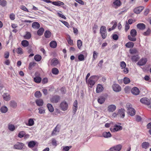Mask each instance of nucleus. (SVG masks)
<instances>
[{"label": "nucleus", "instance_id": "obj_1", "mask_svg": "<svg viewBox=\"0 0 151 151\" xmlns=\"http://www.w3.org/2000/svg\"><path fill=\"white\" fill-rule=\"evenodd\" d=\"M130 35L128 36V39L130 41H135L136 40L135 37L137 35V32L136 30L134 29H132L130 32Z\"/></svg>", "mask_w": 151, "mask_h": 151}, {"label": "nucleus", "instance_id": "obj_2", "mask_svg": "<svg viewBox=\"0 0 151 151\" xmlns=\"http://www.w3.org/2000/svg\"><path fill=\"white\" fill-rule=\"evenodd\" d=\"M126 106L129 114L131 116H133L135 114V110L132 107V104L130 103H127L126 104Z\"/></svg>", "mask_w": 151, "mask_h": 151}, {"label": "nucleus", "instance_id": "obj_3", "mask_svg": "<svg viewBox=\"0 0 151 151\" xmlns=\"http://www.w3.org/2000/svg\"><path fill=\"white\" fill-rule=\"evenodd\" d=\"M59 108L61 110L65 111H67L68 108V103L65 101H62L60 104Z\"/></svg>", "mask_w": 151, "mask_h": 151}, {"label": "nucleus", "instance_id": "obj_4", "mask_svg": "<svg viewBox=\"0 0 151 151\" xmlns=\"http://www.w3.org/2000/svg\"><path fill=\"white\" fill-rule=\"evenodd\" d=\"M100 33L102 38L105 39L107 36L106 29V27L104 26H102L100 29Z\"/></svg>", "mask_w": 151, "mask_h": 151}, {"label": "nucleus", "instance_id": "obj_5", "mask_svg": "<svg viewBox=\"0 0 151 151\" xmlns=\"http://www.w3.org/2000/svg\"><path fill=\"white\" fill-rule=\"evenodd\" d=\"M94 80L95 77L91 76L90 78L88 81H86L89 86L91 88H92L95 83V81Z\"/></svg>", "mask_w": 151, "mask_h": 151}, {"label": "nucleus", "instance_id": "obj_6", "mask_svg": "<svg viewBox=\"0 0 151 151\" xmlns=\"http://www.w3.org/2000/svg\"><path fill=\"white\" fill-rule=\"evenodd\" d=\"M60 97L59 96L55 95L50 99V101L53 103H57L60 101Z\"/></svg>", "mask_w": 151, "mask_h": 151}, {"label": "nucleus", "instance_id": "obj_7", "mask_svg": "<svg viewBox=\"0 0 151 151\" xmlns=\"http://www.w3.org/2000/svg\"><path fill=\"white\" fill-rule=\"evenodd\" d=\"M122 129V128L121 126L116 124L113 127H111L110 129L111 132H115L121 130Z\"/></svg>", "mask_w": 151, "mask_h": 151}, {"label": "nucleus", "instance_id": "obj_8", "mask_svg": "<svg viewBox=\"0 0 151 151\" xmlns=\"http://www.w3.org/2000/svg\"><path fill=\"white\" fill-rule=\"evenodd\" d=\"M122 147L121 145L119 144L110 148L109 150L110 151H119L121 150Z\"/></svg>", "mask_w": 151, "mask_h": 151}, {"label": "nucleus", "instance_id": "obj_9", "mask_svg": "<svg viewBox=\"0 0 151 151\" xmlns=\"http://www.w3.org/2000/svg\"><path fill=\"white\" fill-rule=\"evenodd\" d=\"M122 5V2L119 0H114L112 3V6L115 9H117Z\"/></svg>", "mask_w": 151, "mask_h": 151}, {"label": "nucleus", "instance_id": "obj_10", "mask_svg": "<svg viewBox=\"0 0 151 151\" xmlns=\"http://www.w3.org/2000/svg\"><path fill=\"white\" fill-rule=\"evenodd\" d=\"M125 110L123 109H119L118 111V113L119 117L123 118L125 116Z\"/></svg>", "mask_w": 151, "mask_h": 151}, {"label": "nucleus", "instance_id": "obj_11", "mask_svg": "<svg viewBox=\"0 0 151 151\" xmlns=\"http://www.w3.org/2000/svg\"><path fill=\"white\" fill-rule=\"evenodd\" d=\"M112 88L114 91L116 92H119L121 91V88L118 84H114L112 86Z\"/></svg>", "mask_w": 151, "mask_h": 151}, {"label": "nucleus", "instance_id": "obj_12", "mask_svg": "<svg viewBox=\"0 0 151 151\" xmlns=\"http://www.w3.org/2000/svg\"><path fill=\"white\" fill-rule=\"evenodd\" d=\"M116 109V106L114 104L109 105L107 107V111L109 112H112Z\"/></svg>", "mask_w": 151, "mask_h": 151}, {"label": "nucleus", "instance_id": "obj_13", "mask_svg": "<svg viewBox=\"0 0 151 151\" xmlns=\"http://www.w3.org/2000/svg\"><path fill=\"white\" fill-rule=\"evenodd\" d=\"M140 101L142 104L149 105L150 104V100L146 97L143 98L140 100Z\"/></svg>", "mask_w": 151, "mask_h": 151}, {"label": "nucleus", "instance_id": "obj_14", "mask_svg": "<svg viewBox=\"0 0 151 151\" xmlns=\"http://www.w3.org/2000/svg\"><path fill=\"white\" fill-rule=\"evenodd\" d=\"M24 145L21 142H17L14 145V148L16 149L21 150L23 148Z\"/></svg>", "mask_w": 151, "mask_h": 151}, {"label": "nucleus", "instance_id": "obj_15", "mask_svg": "<svg viewBox=\"0 0 151 151\" xmlns=\"http://www.w3.org/2000/svg\"><path fill=\"white\" fill-rule=\"evenodd\" d=\"M139 89L137 87L133 88L131 90V92L134 95H137L139 93Z\"/></svg>", "mask_w": 151, "mask_h": 151}, {"label": "nucleus", "instance_id": "obj_16", "mask_svg": "<svg viewBox=\"0 0 151 151\" xmlns=\"http://www.w3.org/2000/svg\"><path fill=\"white\" fill-rule=\"evenodd\" d=\"M58 60L56 58H53L51 61V65L53 66H55L59 63Z\"/></svg>", "mask_w": 151, "mask_h": 151}, {"label": "nucleus", "instance_id": "obj_17", "mask_svg": "<svg viewBox=\"0 0 151 151\" xmlns=\"http://www.w3.org/2000/svg\"><path fill=\"white\" fill-rule=\"evenodd\" d=\"M147 60L146 58L141 59L138 63L137 64L140 66L144 65L147 62Z\"/></svg>", "mask_w": 151, "mask_h": 151}, {"label": "nucleus", "instance_id": "obj_18", "mask_svg": "<svg viewBox=\"0 0 151 151\" xmlns=\"http://www.w3.org/2000/svg\"><path fill=\"white\" fill-rule=\"evenodd\" d=\"M143 9L144 7L143 6H139L135 8L134 10V12L136 14H139Z\"/></svg>", "mask_w": 151, "mask_h": 151}, {"label": "nucleus", "instance_id": "obj_19", "mask_svg": "<svg viewBox=\"0 0 151 151\" xmlns=\"http://www.w3.org/2000/svg\"><path fill=\"white\" fill-rule=\"evenodd\" d=\"M104 90L102 86L100 84H98L97 86L96 92L97 93H99L102 92Z\"/></svg>", "mask_w": 151, "mask_h": 151}, {"label": "nucleus", "instance_id": "obj_20", "mask_svg": "<svg viewBox=\"0 0 151 151\" xmlns=\"http://www.w3.org/2000/svg\"><path fill=\"white\" fill-rule=\"evenodd\" d=\"M105 98L103 96H101L99 97L98 99V102L100 104H103L105 101Z\"/></svg>", "mask_w": 151, "mask_h": 151}, {"label": "nucleus", "instance_id": "obj_21", "mask_svg": "<svg viewBox=\"0 0 151 151\" xmlns=\"http://www.w3.org/2000/svg\"><path fill=\"white\" fill-rule=\"evenodd\" d=\"M52 4L54 5L58 6H60L62 5H63L64 4L63 2L60 1H55L52 2Z\"/></svg>", "mask_w": 151, "mask_h": 151}, {"label": "nucleus", "instance_id": "obj_22", "mask_svg": "<svg viewBox=\"0 0 151 151\" xmlns=\"http://www.w3.org/2000/svg\"><path fill=\"white\" fill-rule=\"evenodd\" d=\"M3 97L4 100L8 101L10 100V96L8 93H4L3 95Z\"/></svg>", "mask_w": 151, "mask_h": 151}, {"label": "nucleus", "instance_id": "obj_23", "mask_svg": "<svg viewBox=\"0 0 151 151\" xmlns=\"http://www.w3.org/2000/svg\"><path fill=\"white\" fill-rule=\"evenodd\" d=\"M35 102L37 106H42L43 105L44 103L43 100L40 99L36 100Z\"/></svg>", "mask_w": 151, "mask_h": 151}, {"label": "nucleus", "instance_id": "obj_24", "mask_svg": "<svg viewBox=\"0 0 151 151\" xmlns=\"http://www.w3.org/2000/svg\"><path fill=\"white\" fill-rule=\"evenodd\" d=\"M10 106L14 108H15L17 106V104L16 101L14 100H12L9 102Z\"/></svg>", "mask_w": 151, "mask_h": 151}, {"label": "nucleus", "instance_id": "obj_25", "mask_svg": "<svg viewBox=\"0 0 151 151\" xmlns=\"http://www.w3.org/2000/svg\"><path fill=\"white\" fill-rule=\"evenodd\" d=\"M32 27L34 29H37L40 27V24L38 22H35L32 23Z\"/></svg>", "mask_w": 151, "mask_h": 151}, {"label": "nucleus", "instance_id": "obj_26", "mask_svg": "<svg viewBox=\"0 0 151 151\" xmlns=\"http://www.w3.org/2000/svg\"><path fill=\"white\" fill-rule=\"evenodd\" d=\"M102 136L104 138H108L111 137V135L109 132H105L102 133Z\"/></svg>", "mask_w": 151, "mask_h": 151}, {"label": "nucleus", "instance_id": "obj_27", "mask_svg": "<svg viewBox=\"0 0 151 151\" xmlns=\"http://www.w3.org/2000/svg\"><path fill=\"white\" fill-rule=\"evenodd\" d=\"M42 81V78L40 76H36L34 78V81L36 83H40Z\"/></svg>", "mask_w": 151, "mask_h": 151}, {"label": "nucleus", "instance_id": "obj_28", "mask_svg": "<svg viewBox=\"0 0 151 151\" xmlns=\"http://www.w3.org/2000/svg\"><path fill=\"white\" fill-rule=\"evenodd\" d=\"M137 28L140 30H143L145 28V24L143 23H139L137 26Z\"/></svg>", "mask_w": 151, "mask_h": 151}, {"label": "nucleus", "instance_id": "obj_29", "mask_svg": "<svg viewBox=\"0 0 151 151\" xmlns=\"http://www.w3.org/2000/svg\"><path fill=\"white\" fill-rule=\"evenodd\" d=\"M141 146L143 148L146 149L149 147V144L147 142H144L142 144Z\"/></svg>", "mask_w": 151, "mask_h": 151}, {"label": "nucleus", "instance_id": "obj_30", "mask_svg": "<svg viewBox=\"0 0 151 151\" xmlns=\"http://www.w3.org/2000/svg\"><path fill=\"white\" fill-rule=\"evenodd\" d=\"M125 46L127 48H132L134 46V43L131 42H129L126 44Z\"/></svg>", "mask_w": 151, "mask_h": 151}, {"label": "nucleus", "instance_id": "obj_31", "mask_svg": "<svg viewBox=\"0 0 151 151\" xmlns=\"http://www.w3.org/2000/svg\"><path fill=\"white\" fill-rule=\"evenodd\" d=\"M0 110L2 113H5L7 111L8 108L6 106H3L0 108Z\"/></svg>", "mask_w": 151, "mask_h": 151}, {"label": "nucleus", "instance_id": "obj_32", "mask_svg": "<svg viewBox=\"0 0 151 151\" xmlns=\"http://www.w3.org/2000/svg\"><path fill=\"white\" fill-rule=\"evenodd\" d=\"M15 127L12 124H9L8 125V128L9 130L11 131H14L16 129Z\"/></svg>", "mask_w": 151, "mask_h": 151}, {"label": "nucleus", "instance_id": "obj_33", "mask_svg": "<svg viewBox=\"0 0 151 151\" xmlns=\"http://www.w3.org/2000/svg\"><path fill=\"white\" fill-rule=\"evenodd\" d=\"M47 106L50 112H52L54 111V108L52 105L50 104H47Z\"/></svg>", "mask_w": 151, "mask_h": 151}, {"label": "nucleus", "instance_id": "obj_34", "mask_svg": "<svg viewBox=\"0 0 151 151\" xmlns=\"http://www.w3.org/2000/svg\"><path fill=\"white\" fill-rule=\"evenodd\" d=\"M31 33L29 32H27L25 35L24 36V37L25 39L28 40L31 38Z\"/></svg>", "mask_w": 151, "mask_h": 151}, {"label": "nucleus", "instance_id": "obj_35", "mask_svg": "<svg viewBox=\"0 0 151 151\" xmlns=\"http://www.w3.org/2000/svg\"><path fill=\"white\" fill-rule=\"evenodd\" d=\"M36 145L35 142L34 141H31L28 143V146L29 147L32 148L34 147Z\"/></svg>", "mask_w": 151, "mask_h": 151}, {"label": "nucleus", "instance_id": "obj_36", "mask_svg": "<svg viewBox=\"0 0 151 151\" xmlns=\"http://www.w3.org/2000/svg\"><path fill=\"white\" fill-rule=\"evenodd\" d=\"M50 46L53 48H55L56 47L57 44L56 42L54 41H52L50 43Z\"/></svg>", "mask_w": 151, "mask_h": 151}, {"label": "nucleus", "instance_id": "obj_37", "mask_svg": "<svg viewBox=\"0 0 151 151\" xmlns=\"http://www.w3.org/2000/svg\"><path fill=\"white\" fill-rule=\"evenodd\" d=\"M44 31V29L42 27L40 28L37 31V35L39 36L42 35L43 34Z\"/></svg>", "mask_w": 151, "mask_h": 151}, {"label": "nucleus", "instance_id": "obj_38", "mask_svg": "<svg viewBox=\"0 0 151 151\" xmlns=\"http://www.w3.org/2000/svg\"><path fill=\"white\" fill-rule=\"evenodd\" d=\"M21 44L24 47L28 46L29 45V43L28 41L27 40H23L22 41Z\"/></svg>", "mask_w": 151, "mask_h": 151}, {"label": "nucleus", "instance_id": "obj_39", "mask_svg": "<svg viewBox=\"0 0 151 151\" xmlns=\"http://www.w3.org/2000/svg\"><path fill=\"white\" fill-rule=\"evenodd\" d=\"M34 124V120L30 118L28 120V124H26V125L29 126H31L33 125Z\"/></svg>", "mask_w": 151, "mask_h": 151}, {"label": "nucleus", "instance_id": "obj_40", "mask_svg": "<svg viewBox=\"0 0 151 151\" xmlns=\"http://www.w3.org/2000/svg\"><path fill=\"white\" fill-rule=\"evenodd\" d=\"M59 132V130L58 129L57 127H56L53 131L52 135V136L57 135Z\"/></svg>", "mask_w": 151, "mask_h": 151}, {"label": "nucleus", "instance_id": "obj_41", "mask_svg": "<svg viewBox=\"0 0 151 151\" xmlns=\"http://www.w3.org/2000/svg\"><path fill=\"white\" fill-rule=\"evenodd\" d=\"M51 35V32L49 31H46L44 33V35L46 38H49Z\"/></svg>", "mask_w": 151, "mask_h": 151}, {"label": "nucleus", "instance_id": "obj_42", "mask_svg": "<svg viewBox=\"0 0 151 151\" xmlns=\"http://www.w3.org/2000/svg\"><path fill=\"white\" fill-rule=\"evenodd\" d=\"M52 72L54 74L57 75L58 74L59 70L58 68H54L52 69Z\"/></svg>", "mask_w": 151, "mask_h": 151}, {"label": "nucleus", "instance_id": "obj_43", "mask_svg": "<svg viewBox=\"0 0 151 151\" xmlns=\"http://www.w3.org/2000/svg\"><path fill=\"white\" fill-rule=\"evenodd\" d=\"M34 59L37 61H39L41 59V57L39 55H37L34 56Z\"/></svg>", "mask_w": 151, "mask_h": 151}, {"label": "nucleus", "instance_id": "obj_44", "mask_svg": "<svg viewBox=\"0 0 151 151\" xmlns=\"http://www.w3.org/2000/svg\"><path fill=\"white\" fill-rule=\"evenodd\" d=\"M131 54H136L138 52V50L134 48L132 49H131L129 50Z\"/></svg>", "mask_w": 151, "mask_h": 151}, {"label": "nucleus", "instance_id": "obj_45", "mask_svg": "<svg viewBox=\"0 0 151 151\" xmlns=\"http://www.w3.org/2000/svg\"><path fill=\"white\" fill-rule=\"evenodd\" d=\"M25 133L24 131H22L20 132L19 133L18 137L19 138L23 137L25 135Z\"/></svg>", "mask_w": 151, "mask_h": 151}, {"label": "nucleus", "instance_id": "obj_46", "mask_svg": "<svg viewBox=\"0 0 151 151\" xmlns=\"http://www.w3.org/2000/svg\"><path fill=\"white\" fill-rule=\"evenodd\" d=\"M41 93L39 91H37L35 93V96L37 98H39L41 96Z\"/></svg>", "mask_w": 151, "mask_h": 151}, {"label": "nucleus", "instance_id": "obj_47", "mask_svg": "<svg viewBox=\"0 0 151 151\" xmlns=\"http://www.w3.org/2000/svg\"><path fill=\"white\" fill-rule=\"evenodd\" d=\"M7 4L6 1L5 0H0V5L2 6H4Z\"/></svg>", "mask_w": 151, "mask_h": 151}, {"label": "nucleus", "instance_id": "obj_48", "mask_svg": "<svg viewBox=\"0 0 151 151\" xmlns=\"http://www.w3.org/2000/svg\"><path fill=\"white\" fill-rule=\"evenodd\" d=\"M77 44L78 47L79 49H80L82 44V41L81 40H78L77 41Z\"/></svg>", "mask_w": 151, "mask_h": 151}, {"label": "nucleus", "instance_id": "obj_49", "mask_svg": "<svg viewBox=\"0 0 151 151\" xmlns=\"http://www.w3.org/2000/svg\"><path fill=\"white\" fill-rule=\"evenodd\" d=\"M124 83L125 84H127L130 82V79L127 77H125L123 79Z\"/></svg>", "mask_w": 151, "mask_h": 151}, {"label": "nucleus", "instance_id": "obj_50", "mask_svg": "<svg viewBox=\"0 0 151 151\" xmlns=\"http://www.w3.org/2000/svg\"><path fill=\"white\" fill-rule=\"evenodd\" d=\"M139 58L137 56H133L131 58L132 60L133 61H137L139 59Z\"/></svg>", "mask_w": 151, "mask_h": 151}, {"label": "nucleus", "instance_id": "obj_51", "mask_svg": "<svg viewBox=\"0 0 151 151\" xmlns=\"http://www.w3.org/2000/svg\"><path fill=\"white\" fill-rule=\"evenodd\" d=\"M78 59L81 61H83L84 59V55L82 54H80L78 56Z\"/></svg>", "mask_w": 151, "mask_h": 151}, {"label": "nucleus", "instance_id": "obj_52", "mask_svg": "<svg viewBox=\"0 0 151 151\" xmlns=\"http://www.w3.org/2000/svg\"><path fill=\"white\" fill-rule=\"evenodd\" d=\"M98 53L96 52V51H94L93 54V60H95L97 57Z\"/></svg>", "mask_w": 151, "mask_h": 151}, {"label": "nucleus", "instance_id": "obj_53", "mask_svg": "<svg viewBox=\"0 0 151 151\" xmlns=\"http://www.w3.org/2000/svg\"><path fill=\"white\" fill-rule=\"evenodd\" d=\"M126 66V64L124 61H122L120 62V66L122 69H123Z\"/></svg>", "mask_w": 151, "mask_h": 151}, {"label": "nucleus", "instance_id": "obj_54", "mask_svg": "<svg viewBox=\"0 0 151 151\" xmlns=\"http://www.w3.org/2000/svg\"><path fill=\"white\" fill-rule=\"evenodd\" d=\"M39 113L40 114H43L45 113V110L42 108H40L38 109Z\"/></svg>", "mask_w": 151, "mask_h": 151}, {"label": "nucleus", "instance_id": "obj_55", "mask_svg": "<svg viewBox=\"0 0 151 151\" xmlns=\"http://www.w3.org/2000/svg\"><path fill=\"white\" fill-rule=\"evenodd\" d=\"M68 42V43L70 45H73V40H71L70 39V36H69L68 39L67 40Z\"/></svg>", "mask_w": 151, "mask_h": 151}, {"label": "nucleus", "instance_id": "obj_56", "mask_svg": "<svg viewBox=\"0 0 151 151\" xmlns=\"http://www.w3.org/2000/svg\"><path fill=\"white\" fill-rule=\"evenodd\" d=\"M17 52L18 54H22L23 52L22 49L21 47L18 48L17 50Z\"/></svg>", "mask_w": 151, "mask_h": 151}, {"label": "nucleus", "instance_id": "obj_57", "mask_svg": "<svg viewBox=\"0 0 151 151\" xmlns=\"http://www.w3.org/2000/svg\"><path fill=\"white\" fill-rule=\"evenodd\" d=\"M9 52H6L4 54V57L6 59H7L9 58Z\"/></svg>", "mask_w": 151, "mask_h": 151}, {"label": "nucleus", "instance_id": "obj_58", "mask_svg": "<svg viewBox=\"0 0 151 151\" xmlns=\"http://www.w3.org/2000/svg\"><path fill=\"white\" fill-rule=\"evenodd\" d=\"M20 8L22 10L27 12H29L27 8L23 5H21L20 6Z\"/></svg>", "mask_w": 151, "mask_h": 151}, {"label": "nucleus", "instance_id": "obj_59", "mask_svg": "<svg viewBox=\"0 0 151 151\" xmlns=\"http://www.w3.org/2000/svg\"><path fill=\"white\" fill-rule=\"evenodd\" d=\"M71 146H65L63 147V150L64 151H68L71 148Z\"/></svg>", "mask_w": 151, "mask_h": 151}, {"label": "nucleus", "instance_id": "obj_60", "mask_svg": "<svg viewBox=\"0 0 151 151\" xmlns=\"http://www.w3.org/2000/svg\"><path fill=\"white\" fill-rule=\"evenodd\" d=\"M150 29H148L146 32L143 33V35L145 36H148L150 35Z\"/></svg>", "mask_w": 151, "mask_h": 151}, {"label": "nucleus", "instance_id": "obj_61", "mask_svg": "<svg viewBox=\"0 0 151 151\" xmlns=\"http://www.w3.org/2000/svg\"><path fill=\"white\" fill-rule=\"evenodd\" d=\"M124 91L125 93H129L130 91V89L129 87L128 86L125 87L124 88Z\"/></svg>", "mask_w": 151, "mask_h": 151}, {"label": "nucleus", "instance_id": "obj_62", "mask_svg": "<svg viewBox=\"0 0 151 151\" xmlns=\"http://www.w3.org/2000/svg\"><path fill=\"white\" fill-rule=\"evenodd\" d=\"M60 92L62 94H64L65 93L66 90L65 88H62L60 89Z\"/></svg>", "mask_w": 151, "mask_h": 151}, {"label": "nucleus", "instance_id": "obj_63", "mask_svg": "<svg viewBox=\"0 0 151 151\" xmlns=\"http://www.w3.org/2000/svg\"><path fill=\"white\" fill-rule=\"evenodd\" d=\"M130 27V26L129 24L127 23V22L125 26V29L126 32H127L129 29Z\"/></svg>", "mask_w": 151, "mask_h": 151}, {"label": "nucleus", "instance_id": "obj_64", "mask_svg": "<svg viewBox=\"0 0 151 151\" xmlns=\"http://www.w3.org/2000/svg\"><path fill=\"white\" fill-rule=\"evenodd\" d=\"M48 79L47 78H44L43 79L42 83L43 84H44L48 82Z\"/></svg>", "mask_w": 151, "mask_h": 151}]
</instances>
